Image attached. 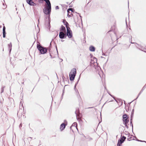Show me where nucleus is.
Returning <instances> with one entry per match:
<instances>
[{
	"mask_svg": "<svg viewBox=\"0 0 146 146\" xmlns=\"http://www.w3.org/2000/svg\"><path fill=\"white\" fill-rule=\"evenodd\" d=\"M128 140L130 141L134 139L133 136L132 135H129L128 136L127 139Z\"/></svg>",
	"mask_w": 146,
	"mask_h": 146,
	"instance_id": "9b49d317",
	"label": "nucleus"
},
{
	"mask_svg": "<svg viewBox=\"0 0 146 146\" xmlns=\"http://www.w3.org/2000/svg\"><path fill=\"white\" fill-rule=\"evenodd\" d=\"M65 34L63 32H60L59 33V36L60 38H64Z\"/></svg>",
	"mask_w": 146,
	"mask_h": 146,
	"instance_id": "6e6552de",
	"label": "nucleus"
},
{
	"mask_svg": "<svg viewBox=\"0 0 146 146\" xmlns=\"http://www.w3.org/2000/svg\"><path fill=\"white\" fill-rule=\"evenodd\" d=\"M17 74H18V75H19V73H17Z\"/></svg>",
	"mask_w": 146,
	"mask_h": 146,
	"instance_id": "5701e85b",
	"label": "nucleus"
},
{
	"mask_svg": "<svg viewBox=\"0 0 146 146\" xmlns=\"http://www.w3.org/2000/svg\"><path fill=\"white\" fill-rule=\"evenodd\" d=\"M45 1L46 3V4L45 5V6H48V5L49 6H51L49 0H44Z\"/></svg>",
	"mask_w": 146,
	"mask_h": 146,
	"instance_id": "9d476101",
	"label": "nucleus"
},
{
	"mask_svg": "<svg viewBox=\"0 0 146 146\" xmlns=\"http://www.w3.org/2000/svg\"><path fill=\"white\" fill-rule=\"evenodd\" d=\"M58 6H56L57 8H58Z\"/></svg>",
	"mask_w": 146,
	"mask_h": 146,
	"instance_id": "b1692460",
	"label": "nucleus"
},
{
	"mask_svg": "<svg viewBox=\"0 0 146 146\" xmlns=\"http://www.w3.org/2000/svg\"><path fill=\"white\" fill-rule=\"evenodd\" d=\"M126 138V137H125L123 136L121 138V139L120 140H119V141H121V142L122 143L125 139Z\"/></svg>",
	"mask_w": 146,
	"mask_h": 146,
	"instance_id": "f8f14e48",
	"label": "nucleus"
},
{
	"mask_svg": "<svg viewBox=\"0 0 146 146\" xmlns=\"http://www.w3.org/2000/svg\"><path fill=\"white\" fill-rule=\"evenodd\" d=\"M60 31H62L63 32H64L66 31V29L65 27L63 25H62L61 27Z\"/></svg>",
	"mask_w": 146,
	"mask_h": 146,
	"instance_id": "4468645a",
	"label": "nucleus"
},
{
	"mask_svg": "<svg viewBox=\"0 0 146 146\" xmlns=\"http://www.w3.org/2000/svg\"><path fill=\"white\" fill-rule=\"evenodd\" d=\"M51 11V6H45L44 9V12L45 14L46 15L49 14Z\"/></svg>",
	"mask_w": 146,
	"mask_h": 146,
	"instance_id": "39448f33",
	"label": "nucleus"
},
{
	"mask_svg": "<svg viewBox=\"0 0 146 146\" xmlns=\"http://www.w3.org/2000/svg\"><path fill=\"white\" fill-rule=\"evenodd\" d=\"M66 125L64 123L62 124L60 126V129L61 131H62L65 128Z\"/></svg>",
	"mask_w": 146,
	"mask_h": 146,
	"instance_id": "1a4fd4ad",
	"label": "nucleus"
},
{
	"mask_svg": "<svg viewBox=\"0 0 146 146\" xmlns=\"http://www.w3.org/2000/svg\"><path fill=\"white\" fill-rule=\"evenodd\" d=\"M77 126V124L76 123H74L71 126V128H72L73 127H74L76 128H77L76 126Z\"/></svg>",
	"mask_w": 146,
	"mask_h": 146,
	"instance_id": "2eb2a0df",
	"label": "nucleus"
},
{
	"mask_svg": "<svg viewBox=\"0 0 146 146\" xmlns=\"http://www.w3.org/2000/svg\"><path fill=\"white\" fill-rule=\"evenodd\" d=\"M74 10L71 8H69L67 10L68 16V17H71L73 15V13L74 12Z\"/></svg>",
	"mask_w": 146,
	"mask_h": 146,
	"instance_id": "423d86ee",
	"label": "nucleus"
},
{
	"mask_svg": "<svg viewBox=\"0 0 146 146\" xmlns=\"http://www.w3.org/2000/svg\"><path fill=\"white\" fill-rule=\"evenodd\" d=\"M32 0H26L27 3L31 5L34 6L36 5V4L32 1Z\"/></svg>",
	"mask_w": 146,
	"mask_h": 146,
	"instance_id": "0eeeda50",
	"label": "nucleus"
},
{
	"mask_svg": "<svg viewBox=\"0 0 146 146\" xmlns=\"http://www.w3.org/2000/svg\"><path fill=\"white\" fill-rule=\"evenodd\" d=\"M37 47L40 53L42 54L45 53L47 51V49L46 48H44L39 44H37Z\"/></svg>",
	"mask_w": 146,
	"mask_h": 146,
	"instance_id": "7ed1b4c3",
	"label": "nucleus"
},
{
	"mask_svg": "<svg viewBox=\"0 0 146 146\" xmlns=\"http://www.w3.org/2000/svg\"><path fill=\"white\" fill-rule=\"evenodd\" d=\"M63 23L67 29V36L69 38H71L72 36V31L69 27V24L65 21H64Z\"/></svg>",
	"mask_w": 146,
	"mask_h": 146,
	"instance_id": "f257e3e1",
	"label": "nucleus"
},
{
	"mask_svg": "<svg viewBox=\"0 0 146 146\" xmlns=\"http://www.w3.org/2000/svg\"><path fill=\"white\" fill-rule=\"evenodd\" d=\"M78 118H79L80 117V114H79V115H78Z\"/></svg>",
	"mask_w": 146,
	"mask_h": 146,
	"instance_id": "aec40b11",
	"label": "nucleus"
},
{
	"mask_svg": "<svg viewBox=\"0 0 146 146\" xmlns=\"http://www.w3.org/2000/svg\"><path fill=\"white\" fill-rule=\"evenodd\" d=\"M6 34V33L5 31H3V37L4 38H5V35Z\"/></svg>",
	"mask_w": 146,
	"mask_h": 146,
	"instance_id": "a211bd4d",
	"label": "nucleus"
},
{
	"mask_svg": "<svg viewBox=\"0 0 146 146\" xmlns=\"http://www.w3.org/2000/svg\"><path fill=\"white\" fill-rule=\"evenodd\" d=\"M8 46L9 49L10 50V51H11V50L12 46V45L11 43H10L8 45Z\"/></svg>",
	"mask_w": 146,
	"mask_h": 146,
	"instance_id": "dca6fc26",
	"label": "nucleus"
},
{
	"mask_svg": "<svg viewBox=\"0 0 146 146\" xmlns=\"http://www.w3.org/2000/svg\"><path fill=\"white\" fill-rule=\"evenodd\" d=\"M76 72V68H73L72 69L69 74L70 79V80H74Z\"/></svg>",
	"mask_w": 146,
	"mask_h": 146,
	"instance_id": "f03ea898",
	"label": "nucleus"
},
{
	"mask_svg": "<svg viewBox=\"0 0 146 146\" xmlns=\"http://www.w3.org/2000/svg\"><path fill=\"white\" fill-rule=\"evenodd\" d=\"M5 27L4 26L3 27V31H5Z\"/></svg>",
	"mask_w": 146,
	"mask_h": 146,
	"instance_id": "6ab92c4d",
	"label": "nucleus"
},
{
	"mask_svg": "<svg viewBox=\"0 0 146 146\" xmlns=\"http://www.w3.org/2000/svg\"><path fill=\"white\" fill-rule=\"evenodd\" d=\"M2 90H2V92H3V89Z\"/></svg>",
	"mask_w": 146,
	"mask_h": 146,
	"instance_id": "412c9836",
	"label": "nucleus"
},
{
	"mask_svg": "<svg viewBox=\"0 0 146 146\" xmlns=\"http://www.w3.org/2000/svg\"><path fill=\"white\" fill-rule=\"evenodd\" d=\"M122 117L123 123L125 125V126H127V123L129 121L127 115L126 114L123 115Z\"/></svg>",
	"mask_w": 146,
	"mask_h": 146,
	"instance_id": "20e7f679",
	"label": "nucleus"
},
{
	"mask_svg": "<svg viewBox=\"0 0 146 146\" xmlns=\"http://www.w3.org/2000/svg\"><path fill=\"white\" fill-rule=\"evenodd\" d=\"M89 49L90 51L93 52L95 50V48L94 47L91 46L90 47Z\"/></svg>",
	"mask_w": 146,
	"mask_h": 146,
	"instance_id": "ddd939ff",
	"label": "nucleus"
},
{
	"mask_svg": "<svg viewBox=\"0 0 146 146\" xmlns=\"http://www.w3.org/2000/svg\"><path fill=\"white\" fill-rule=\"evenodd\" d=\"M58 6H56L57 8H58Z\"/></svg>",
	"mask_w": 146,
	"mask_h": 146,
	"instance_id": "393cba45",
	"label": "nucleus"
},
{
	"mask_svg": "<svg viewBox=\"0 0 146 146\" xmlns=\"http://www.w3.org/2000/svg\"><path fill=\"white\" fill-rule=\"evenodd\" d=\"M91 63H92V60H91Z\"/></svg>",
	"mask_w": 146,
	"mask_h": 146,
	"instance_id": "4be33fe9",
	"label": "nucleus"
},
{
	"mask_svg": "<svg viewBox=\"0 0 146 146\" xmlns=\"http://www.w3.org/2000/svg\"><path fill=\"white\" fill-rule=\"evenodd\" d=\"M122 143H121V141H120L118 140L117 144V146H120L121 145Z\"/></svg>",
	"mask_w": 146,
	"mask_h": 146,
	"instance_id": "f3484780",
	"label": "nucleus"
}]
</instances>
